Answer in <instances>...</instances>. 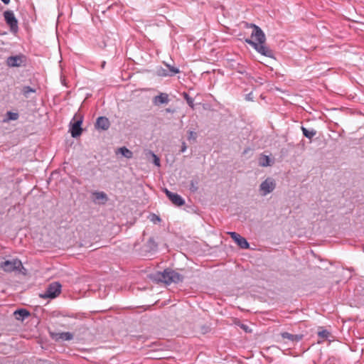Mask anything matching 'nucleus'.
I'll use <instances>...</instances> for the list:
<instances>
[{
	"label": "nucleus",
	"instance_id": "2eb2a0df",
	"mask_svg": "<svg viewBox=\"0 0 364 364\" xmlns=\"http://www.w3.org/2000/svg\"><path fill=\"white\" fill-rule=\"evenodd\" d=\"M94 201L98 203H105L107 200L106 193L101 191H95L93 193Z\"/></svg>",
	"mask_w": 364,
	"mask_h": 364
},
{
	"label": "nucleus",
	"instance_id": "a878e982",
	"mask_svg": "<svg viewBox=\"0 0 364 364\" xmlns=\"http://www.w3.org/2000/svg\"><path fill=\"white\" fill-rule=\"evenodd\" d=\"M7 114L9 116V119L11 120H16L18 119V117L17 113L11 112H9L7 113Z\"/></svg>",
	"mask_w": 364,
	"mask_h": 364
},
{
	"label": "nucleus",
	"instance_id": "f03ea898",
	"mask_svg": "<svg viewBox=\"0 0 364 364\" xmlns=\"http://www.w3.org/2000/svg\"><path fill=\"white\" fill-rule=\"evenodd\" d=\"M277 183L276 181L271 178L268 177L264 181H263L259 186V193L262 196H266L268 194L272 193L276 188Z\"/></svg>",
	"mask_w": 364,
	"mask_h": 364
},
{
	"label": "nucleus",
	"instance_id": "bb28decb",
	"mask_svg": "<svg viewBox=\"0 0 364 364\" xmlns=\"http://www.w3.org/2000/svg\"><path fill=\"white\" fill-rule=\"evenodd\" d=\"M166 66L168 68L170 72H171V75H174V74H176V73H179V70L178 69L174 68V67H171L168 65H166Z\"/></svg>",
	"mask_w": 364,
	"mask_h": 364
},
{
	"label": "nucleus",
	"instance_id": "5701e85b",
	"mask_svg": "<svg viewBox=\"0 0 364 364\" xmlns=\"http://www.w3.org/2000/svg\"><path fill=\"white\" fill-rule=\"evenodd\" d=\"M196 138H197V134L196 132H193V131H189L188 132V140L189 141H195L196 140Z\"/></svg>",
	"mask_w": 364,
	"mask_h": 364
},
{
	"label": "nucleus",
	"instance_id": "9b49d317",
	"mask_svg": "<svg viewBox=\"0 0 364 364\" xmlns=\"http://www.w3.org/2000/svg\"><path fill=\"white\" fill-rule=\"evenodd\" d=\"M50 336L56 341H70L73 338V334L69 332L50 333Z\"/></svg>",
	"mask_w": 364,
	"mask_h": 364
},
{
	"label": "nucleus",
	"instance_id": "f704fd0d",
	"mask_svg": "<svg viewBox=\"0 0 364 364\" xmlns=\"http://www.w3.org/2000/svg\"><path fill=\"white\" fill-rule=\"evenodd\" d=\"M166 111H167L168 112H171V110H170L169 109H166Z\"/></svg>",
	"mask_w": 364,
	"mask_h": 364
},
{
	"label": "nucleus",
	"instance_id": "1a4fd4ad",
	"mask_svg": "<svg viewBox=\"0 0 364 364\" xmlns=\"http://www.w3.org/2000/svg\"><path fill=\"white\" fill-rule=\"evenodd\" d=\"M25 61V58L23 55H15L10 56L7 58L6 64L9 67H19L21 66Z\"/></svg>",
	"mask_w": 364,
	"mask_h": 364
},
{
	"label": "nucleus",
	"instance_id": "7ed1b4c3",
	"mask_svg": "<svg viewBox=\"0 0 364 364\" xmlns=\"http://www.w3.org/2000/svg\"><path fill=\"white\" fill-rule=\"evenodd\" d=\"M0 267L6 272L19 270L22 267V263L19 259H13L1 262Z\"/></svg>",
	"mask_w": 364,
	"mask_h": 364
},
{
	"label": "nucleus",
	"instance_id": "9d476101",
	"mask_svg": "<svg viewBox=\"0 0 364 364\" xmlns=\"http://www.w3.org/2000/svg\"><path fill=\"white\" fill-rule=\"evenodd\" d=\"M166 194L169 200L176 205L181 206L185 203L184 200L177 193L166 190Z\"/></svg>",
	"mask_w": 364,
	"mask_h": 364
},
{
	"label": "nucleus",
	"instance_id": "7c9ffc66",
	"mask_svg": "<svg viewBox=\"0 0 364 364\" xmlns=\"http://www.w3.org/2000/svg\"><path fill=\"white\" fill-rule=\"evenodd\" d=\"M255 81L259 85H262L264 82V80L261 77H258L257 79H256Z\"/></svg>",
	"mask_w": 364,
	"mask_h": 364
},
{
	"label": "nucleus",
	"instance_id": "c85d7f7f",
	"mask_svg": "<svg viewBox=\"0 0 364 364\" xmlns=\"http://www.w3.org/2000/svg\"><path fill=\"white\" fill-rule=\"evenodd\" d=\"M240 328L242 329H243L245 332H251V329L249 328L248 326L245 325V324H240Z\"/></svg>",
	"mask_w": 364,
	"mask_h": 364
},
{
	"label": "nucleus",
	"instance_id": "aec40b11",
	"mask_svg": "<svg viewBox=\"0 0 364 364\" xmlns=\"http://www.w3.org/2000/svg\"><path fill=\"white\" fill-rule=\"evenodd\" d=\"M118 153H120L122 156L127 159H131L132 157V152L127 149L126 147H121L118 149Z\"/></svg>",
	"mask_w": 364,
	"mask_h": 364
},
{
	"label": "nucleus",
	"instance_id": "cd10ccee",
	"mask_svg": "<svg viewBox=\"0 0 364 364\" xmlns=\"http://www.w3.org/2000/svg\"><path fill=\"white\" fill-rule=\"evenodd\" d=\"M150 220L154 223L159 222L161 220L160 218L155 214H152L151 215Z\"/></svg>",
	"mask_w": 364,
	"mask_h": 364
},
{
	"label": "nucleus",
	"instance_id": "6e6552de",
	"mask_svg": "<svg viewBox=\"0 0 364 364\" xmlns=\"http://www.w3.org/2000/svg\"><path fill=\"white\" fill-rule=\"evenodd\" d=\"M251 27L254 28L252 33V37L255 38V41H257V43H264L266 38L261 28L254 24L251 25Z\"/></svg>",
	"mask_w": 364,
	"mask_h": 364
},
{
	"label": "nucleus",
	"instance_id": "f257e3e1",
	"mask_svg": "<svg viewBox=\"0 0 364 364\" xmlns=\"http://www.w3.org/2000/svg\"><path fill=\"white\" fill-rule=\"evenodd\" d=\"M150 277L157 282H163L166 284L172 282L177 283L183 280L181 275L171 269H165L163 272H156L151 274Z\"/></svg>",
	"mask_w": 364,
	"mask_h": 364
},
{
	"label": "nucleus",
	"instance_id": "a211bd4d",
	"mask_svg": "<svg viewBox=\"0 0 364 364\" xmlns=\"http://www.w3.org/2000/svg\"><path fill=\"white\" fill-rule=\"evenodd\" d=\"M28 315L29 313L26 309H19L14 312V316L17 320H23Z\"/></svg>",
	"mask_w": 364,
	"mask_h": 364
},
{
	"label": "nucleus",
	"instance_id": "20e7f679",
	"mask_svg": "<svg viewBox=\"0 0 364 364\" xmlns=\"http://www.w3.org/2000/svg\"><path fill=\"white\" fill-rule=\"evenodd\" d=\"M61 285L58 282L50 284L43 294H40L42 298L53 299L60 294Z\"/></svg>",
	"mask_w": 364,
	"mask_h": 364
},
{
	"label": "nucleus",
	"instance_id": "412c9836",
	"mask_svg": "<svg viewBox=\"0 0 364 364\" xmlns=\"http://www.w3.org/2000/svg\"><path fill=\"white\" fill-rule=\"evenodd\" d=\"M147 154H149L151 156L153 163L156 166H160L161 164H160V159H159V158L154 153H153L151 151H149Z\"/></svg>",
	"mask_w": 364,
	"mask_h": 364
},
{
	"label": "nucleus",
	"instance_id": "473e14b6",
	"mask_svg": "<svg viewBox=\"0 0 364 364\" xmlns=\"http://www.w3.org/2000/svg\"><path fill=\"white\" fill-rule=\"evenodd\" d=\"M159 75L166 76V75H168V74L164 73V71L161 72V71L159 70Z\"/></svg>",
	"mask_w": 364,
	"mask_h": 364
},
{
	"label": "nucleus",
	"instance_id": "2f4dec72",
	"mask_svg": "<svg viewBox=\"0 0 364 364\" xmlns=\"http://www.w3.org/2000/svg\"><path fill=\"white\" fill-rule=\"evenodd\" d=\"M186 149H187L186 144L185 142H183L182 146H181V152H184V151H186Z\"/></svg>",
	"mask_w": 364,
	"mask_h": 364
},
{
	"label": "nucleus",
	"instance_id": "39448f33",
	"mask_svg": "<svg viewBox=\"0 0 364 364\" xmlns=\"http://www.w3.org/2000/svg\"><path fill=\"white\" fill-rule=\"evenodd\" d=\"M245 41L262 55L267 57L272 56V51L264 46V43H257V42L250 39H246Z\"/></svg>",
	"mask_w": 364,
	"mask_h": 364
},
{
	"label": "nucleus",
	"instance_id": "423d86ee",
	"mask_svg": "<svg viewBox=\"0 0 364 364\" xmlns=\"http://www.w3.org/2000/svg\"><path fill=\"white\" fill-rule=\"evenodd\" d=\"M4 16L6 23L11 27L12 31H16L18 28V21L12 11H6Z\"/></svg>",
	"mask_w": 364,
	"mask_h": 364
},
{
	"label": "nucleus",
	"instance_id": "4be33fe9",
	"mask_svg": "<svg viewBox=\"0 0 364 364\" xmlns=\"http://www.w3.org/2000/svg\"><path fill=\"white\" fill-rule=\"evenodd\" d=\"M21 92L24 95V96L27 97H28L29 93L34 92L35 90L32 89L30 87L25 86L22 88Z\"/></svg>",
	"mask_w": 364,
	"mask_h": 364
},
{
	"label": "nucleus",
	"instance_id": "b1692460",
	"mask_svg": "<svg viewBox=\"0 0 364 364\" xmlns=\"http://www.w3.org/2000/svg\"><path fill=\"white\" fill-rule=\"evenodd\" d=\"M184 97H185V99H186V100L187 103L188 104V105H189L191 107L193 108V107H194V105H193V98H191V97H190L187 94H185V95H184Z\"/></svg>",
	"mask_w": 364,
	"mask_h": 364
},
{
	"label": "nucleus",
	"instance_id": "6ab92c4d",
	"mask_svg": "<svg viewBox=\"0 0 364 364\" xmlns=\"http://www.w3.org/2000/svg\"><path fill=\"white\" fill-rule=\"evenodd\" d=\"M301 131L303 134L309 139H311L316 134V132L313 129L309 130L304 127H301Z\"/></svg>",
	"mask_w": 364,
	"mask_h": 364
},
{
	"label": "nucleus",
	"instance_id": "4468645a",
	"mask_svg": "<svg viewBox=\"0 0 364 364\" xmlns=\"http://www.w3.org/2000/svg\"><path fill=\"white\" fill-rule=\"evenodd\" d=\"M81 124H82L81 119H78L73 124L72 128H71V135L73 137H77L81 134V133H82V129L80 127Z\"/></svg>",
	"mask_w": 364,
	"mask_h": 364
},
{
	"label": "nucleus",
	"instance_id": "72a5a7b5",
	"mask_svg": "<svg viewBox=\"0 0 364 364\" xmlns=\"http://www.w3.org/2000/svg\"><path fill=\"white\" fill-rule=\"evenodd\" d=\"M4 4H8L10 0H1Z\"/></svg>",
	"mask_w": 364,
	"mask_h": 364
},
{
	"label": "nucleus",
	"instance_id": "dca6fc26",
	"mask_svg": "<svg viewBox=\"0 0 364 364\" xmlns=\"http://www.w3.org/2000/svg\"><path fill=\"white\" fill-rule=\"evenodd\" d=\"M258 164L260 166L265 167L272 165V161L268 156L261 155L258 159Z\"/></svg>",
	"mask_w": 364,
	"mask_h": 364
},
{
	"label": "nucleus",
	"instance_id": "0eeeda50",
	"mask_svg": "<svg viewBox=\"0 0 364 364\" xmlns=\"http://www.w3.org/2000/svg\"><path fill=\"white\" fill-rule=\"evenodd\" d=\"M228 234L230 235L232 239L237 243V245L242 249H248L250 245L247 240L238 233L235 232H229Z\"/></svg>",
	"mask_w": 364,
	"mask_h": 364
},
{
	"label": "nucleus",
	"instance_id": "ddd939ff",
	"mask_svg": "<svg viewBox=\"0 0 364 364\" xmlns=\"http://www.w3.org/2000/svg\"><path fill=\"white\" fill-rule=\"evenodd\" d=\"M109 121L107 117H100L97 118L96 122L97 128L102 130H107L109 127Z\"/></svg>",
	"mask_w": 364,
	"mask_h": 364
},
{
	"label": "nucleus",
	"instance_id": "f3484780",
	"mask_svg": "<svg viewBox=\"0 0 364 364\" xmlns=\"http://www.w3.org/2000/svg\"><path fill=\"white\" fill-rule=\"evenodd\" d=\"M281 335L283 338L288 339L291 341H299L302 338V336L294 335L287 332H284Z\"/></svg>",
	"mask_w": 364,
	"mask_h": 364
},
{
	"label": "nucleus",
	"instance_id": "393cba45",
	"mask_svg": "<svg viewBox=\"0 0 364 364\" xmlns=\"http://www.w3.org/2000/svg\"><path fill=\"white\" fill-rule=\"evenodd\" d=\"M328 335H329V333L326 330L318 332V336L323 339L327 338L328 337Z\"/></svg>",
	"mask_w": 364,
	"mask_h": 364
},
{
	"label": "nucleus",
	"instance_id": "c756f323",
	"mask_svg": "<svg viewBox=\"0 0 364 364\" xmlns=\"http://www.w3.org/2000/svg\"><path fill=\"white\" fill-rule=\"evenodd\" d=\"M191 188V190L192 191H196L197 189H198V187L196 186V183H195L194 181H191V188Z\"/></svg>",
	"mask_w": 364,
	"mask_h": 364
},
{
	"label": "nucleus",
	"instance_id": "f8f14e48",
	"mask_svg": "<svg viewBox=\"0 0 364 364\" xmlns=\"http://www.w3.org/2000/svg\"><path fill=\"white\" fill-rule=\"evenodd\" d=\"M153 104L159 106L161 104H168L169 102L168 95L166 93H160V95L153 98Z\"/></svg>",
	"mask_w": 364,
	"mask_h": 364
}]
</instances>
